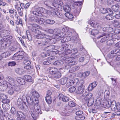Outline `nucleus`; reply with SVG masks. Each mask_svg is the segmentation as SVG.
<instances>
[{"label":"nucleus","instance_id":"obj_1","mask_svg":"<svg viewBox=\"0 0 120 120\" xmlns=\"http://www.w3.org/2000/svg\"><path fill=\"white\" fill-rule=\"evenodd\" d=\"M31 94L35 97L32 98L30 96H28L25 97L30 109V113L33 120H36L37 115L42 113L40 107L38 105L39 102L38 98L39 97L40 95L34 90H32Z\"/></svg>","mask_w":120,"mask_h":120},{"label":"nucleus","instance_id":"obj_2","mask_svg":"<svg viewBox=\"0 0 120 120\" xmlns=\"http://www.w3.org/2000/svg\"><path fill=\"white\" fill-rule=\"evenodd\" d=\"M50 12L49 11L41 7H38L37 6H34L33 7L31 10V12L33 14L40 16L43 15L42 13L45 14L46 12Z\"/></svg>","mask_w":120,"mask_h":120},{"label":"nucleus","instance_id":"obj_3","mask_svg":"<svg viewBox=\"0 0 120 120\" xmlns=\"http://www.w3.org/2000/svg\"><path fill=\"white\" fill-rule=\"evenodd\" d=\"M24 63L25 65H26L24 67V68L25 69L29 70V73H30V71L33 69V67L32 66L30 65L31 64V62L28 60L25 59Z\"/></svg>","mask_w":120,"mask_h":120},{"label":"nucleus","instance_id":"obj_4","mask_svg":"<svg viewBox=\"0 0 120 120\" xmlns=\"http://www.w3.org/2000/svg\"><path fill=\"white\" fill-rule=\"evenodd\" d=\"M110 34H109V33L106 34L105 33H104L102 34L101 36L98 37L97 38L98 39H99L103 36H105L102 38L101 40V42H103L108 39L109 37H110Z\"/></svg>","mask_w":120,"mask_h":120},{"label":"nucleus","instance_id":"obj_5","mask_svg":"<svg viewBox=\"0 0 120 120\" xmlns=\"http://www.w3.org/2000/svg\"><path fill=\"white\" fill-rule=\"evenodd\" d=\"M6 79L8 81V85L10 86H14L15 85V80L12 77L10 76L7 77L6 78Z\"/></svg>","mask_w":120,"mask_h":120},{"label":"nucleus","instance_id":"obj_6","mask_svg":"<svg viewBox=\"0 0 120 120\" xmlns=\"http://www.w3.org/2000/svg\"><path fill=\"white\" fill-rule=\"evenodd\" d=\"M36 37L38 39H41L46 38L45 39H48V42H50L51 40L50 37L48 35L44 34H40L37 35Z\"/></svg>","mask_w":120,"mask_h":120},{"label":"nucleus","instance_id":"obj_7","mask_svg":"<svg viewBox=\"0 0 120 120\" xmlns=\"http://www.w3.org/2000/svg\"><path fill=\"white\" fill-rule=\"evenodd\" d=\"M48 39H45V40H39L38 41L36 42V44L37 45L41 46H44L47 45L49 42Z\"/></svg>","mask_w":120,"mask_h":120},{"label":"nucleus","instance_id":"obj_8","mask_svg":"<svg viewBox=\"0 0 120 120\" xmlns=\"http://www.w3.org/2000/svg\"><path fill=\"white\" fill-rule=\"evenodd\" d=\"M50 10L51 11L50 12H46V13H51L52 15L53 16H56L57 15L58 12L57 10V8L53 7H51L50 8Z\"/></svg>","mask_w":120,"mask_h":120},{"label":"nucleus","instance_id":"obj_9","mask_svg":"<svg viewBox=\"0 0 120 120\" xmlns=\"http://www.w3.org/2000/svg\"><path fill=\"white\" fill-rule=\"evenodd\" d=\"M72 33L69 32L67 33V35L65 37H64L63 41H61L63 42H67L70 41L71 38V36L72 35Z\"/></svg>","mask_w":120,"mask_h":120},{"label":"nucleus","instance_id":"obj_10","mask_svg":"<svg viewBox=\"0 0 120 120\" xmlns=\"http://www.w3.org/2000/svg\"><path fill=\"white\" fill-rule=\"evenodd\" d=\"M78 80L77 79H76L75 80H70L67 82L66 85V86L67 87H69L74 84H77L78 83Z\"/></svg>","mask_w":120,"mask_h":120},{"label":"nucleus","instance_id":"obj_11","mask_svg":"<svg viewBox=\"0 0 120 120\" xmlns=\"http://www.w3.org/2000/svg\"><path fill=\"white\" fill-rule=\"evenodd\" d=\"M59 99L63 101L64 102H66L69 100V98L66 96H64L62 94H60L59 95Z\"/></svg>","mask_w":120,"mask_h":120},{"label":"nucleus","instance_id":"obj_12","mask_svg":"<svg viewBox=\"0 0 120 120\" xmlns=\"http://www.w3.org/2000/svg\"><path fill=\"white\" fill-rule=\"evenodd\" d=\"M39 26L36 24H33L30 25L29 27V28L33 32H35L36 31V28H38Z\"/></svg>","mask_w":120,"mask_h":120},{"label":"nucleus","instance_id":"obj_13","mask_svg":"<svg viewBox=\"0 0 120 120\" xmlns=\"http://www.w3.org/2000/svg\"><path fill=\"white\" fill-rule=\"evenodd\" d=\"M63 9L64 11L66 12L70 11L71 9L70 7V4L68 3H66V5L63 7Z\"/></svg>","mask_w":120,"mask_h":120},{"label":"nucleus","instance_id":"obj_14","mask_svg":"<svg viewBox=\"0 0 120 120\" xmlns=\"http://www.w3.org/2000/svg\"><path fill=\"white\" fill-rule=\"evenodd\" d=\"M89 23L90 24L91 26L96 28H97L98 29H101V27L99 24L97 23H93L92 21H90Z\"/></svg>","mask_w":120,"mask_h":120},{"label":"nucleus","instance_id":"obj_15","mask_svg":"<svg viewBox=\"0 0 120 120\" xmlns=\"http://www.w3.org/2000/svg\"><path fill=\"white\" fill-rule=\"evenodd\" d=\"M114 105H112V106H111L110 107H109V109L110 110L109 111L107 112H105L104 113L105 114H107L111 112L112 111H116V103H114Z\"/></svg>","mask_w":120,"mask_h":120},{"label":"nucleus","instance_id":"obj_16","mask_svg":"<svg viewBox=\"0 0 120 120\" xmlns=\"http://www.w3.org/2000/svg\"><path fill=\"white\" fill-rule=\"evenodd\" d=\"M85 86H80L77 89V93L78 94H81L82 93L84 90Z\"/></svg>","mask_w":120,"mask_h":120},{"label":"nucleus","instance_id":"obj_17","mask_svg":"<svg viewBox=\"0 0 120 120\" xmlns=\"http://www.w3.org/2000/svg\"><path fill=\"white\" fill-rule=\"evenodd\" d=\"M21 48L20 45L19 44H17L11 47L10 48V50L11 51H15L19 50Z\"/></svg>","mask_w":120,"mask_h":120},{"label":"nucleus","instance_id":"obj_18","mask_svg":"<svg viewBox=\"0 0 120 120\" xmlns=\"http://www.w3.org/2000/svg\"><path fill=\"white\" fill-rule=\"evenodd\" d=\"M23 58V57L15 53L13 56L12 59L15 60H21Z\"/></svg>","mask_w":120,"mask_h":120},{"label":"nucleus","instance_id":"obj_19","mask_svg":"<svg viewBox=\"0 0 120 120\" xmlns=\"http://www.w3.org/2000/svg\"><path fill=\"white\" fill-rule=\"evenodd\" d=\"M112 8L114 14H116L117 12H118L120 10L119 6L117 5H113L112 7Z\"/></svg>","mask_w":120,"mask_h":120},{"label":"nucleus","instance_id":"obj_20","mask_svg":"<svg viewBox=\"0 0 120 120\" xmlns=\"http://www.w3.org/2000/svg\"><path fill=\"white\" fill-rule=\"evenodd\" d=\"M57 70L56 68H49V72L51 74L53 75L57 71Z\"/></svg>","mask_w":120,"mask_h":120},{"label":"nucleus","instance_id":"obj_21","mask_svg":"<svg viewBox=\"0 0 120 120\" xmlns=\"http://www.w3.org/2000/svg\"><path fill=\"white\" fill-rule=\"evenodd\" d=\"M16 80L18 83L21 85H24L25 84V79L21 77H17Z\"/></svg>","mask_w":120,"mask_h":120},{"label":"nucleus","instance_id":"obj_22","mask_svg":"<svg viewBox=\"0 0 120 120\" xmlns=\"http://www.w3.org/2000/svg\"><path fill=\"white\" fill-rule=\"evenodd\" d=\"M23 78L26 81L30 82L32 81V77L29 75H25L23 76Z\"/></svg>","mask_w":120,"mask_h":120},{"label":"nucleus","instance_id":"obj_23","mask_svg":"<svg viewBox=\"0 0 120 120\" xmlns=\"http://www.w3.org/2000/svg\"><path fill=\"white\" fill-rule=\"evenodd\" d=\"M47 49L49 51L51 52H54V50H56V47L54 45H50L47 46Z\"/></svg>","mask_w":120,"mask_h":120},{"label":"nucleus","instance_id":"obj_24","mask_svg":"<svg viewBox=\"0 0 120 120\" xmlns=\"http://www.w3.org/2000/svg\"><path fill=\"white\" fill-rule=\"evenodd\" d=\"M66 34V33H65V34ZM63 34L62 33H58L57 34H56L55 38L56 39H60V40H63V38L64 37V36Z\"/></svg>","mask_w":120,"mask_h":120},{"label":"nucleus","instance_id":"obj_25","mask_svg":"<svg viewBox=\"0 0 120 120\" xmlns=\"http://www.w3.org/2000/svg\"><path fill=\"white\" fill-rule=\"evenodd\" d=\"M10 52H9L7 51L2 53L0 56H1L2 58H5L10 56Z\"/></svg>","mask_w":120,"mask_h":120},{"label":"nucleus","instance_id":"obj_26","mask_svg":"<svg viewBox=\"0 0 120 120\" xmlns=\"http://www.w3.org/2000/svg\"><path fill=\"white\" fill-rule=\"evenodd\" d=\"M90 73V71H86L82 73H80L79 75H80L81 77L85 78L88 76Z\"/></svg>","mask_w":120,"mask_h":120},{"label":"nucleus","instance_id":"obj_27","mask_svg":"<svg viewBox=\"0 0 120 120\" xmlns=\"http://www.w3.org/2000/svg\"><path fill=\"white\" fill-rule=\"evenodd\" d=\"M64 15L65 16L70 19H72L74 18V16L73 15L69 12H66L65 14Z\"/></svg>","mask_w":120,"mask_h":120},{"label":"nucleus","instance_id":"obj_28","mask_svg":"<svg viewBox=\"0 0 120 120\" xmlns=\"http://www.w3.org/2000/svg\"><path fill=\"white\" fill-rule=\"evenodd\" d=\"M63 60H65L66 62H68V63L71 62L73 60V58L72 57L68 58L67 57H65L63 58Z\"/></svg>","mask_w":120,"mask_h":120},{"label":"nucleus","instance_id":"obj_29","mask_svg":"<svg viewBox=\"0 0 120 120\" xmlns=\"http://www.w3.org/2000/svg\"><path fill=\"white\" fill-rule=\"evenodd\" d=\"M67 80L68 78L67 77L62 78L60 80V83L61 85H64L66 83Z\"/></svg>","mask_w":120,"mask_h":120},{"label":"nucleus","instance_id":"obj_30","mask_svg":"<svg viewBox=\"0 0 120 120\" xmlns=\"http://www.w3.org/2000/svg\"><path fill=\"white\" fill-rule=\"evenodd\" d=\"M36 22L40 24H42L45 22L44 20L42 18H38L36 19Z\"/></svg>","mask_w":120,"mask_h":120},{"label":"nucleus","instance_id":"obj_31","mask_svg":"<svg viewBox=\"0 0 120 120\" xmlns=\"http://www.w3.org/2000/svg\"><path fill=\"white\" fill-rule=\"evenodd\" d=\"M78 35L75 33V34L72 36V39L74 42L77 43L79 39H78Z\"/></svg>","mask_w":120,"mask_h":120},{"label":"nucleus","instance_id":"obj_32","mask_svg":"<svg viewBox=\"0 0 120 120\" xmlns=\"http://www.w3.org/2000/svg\"><path fill=\"white\" fill-rule=\"evenodd\" d=\"M15 72L17 74L20 75L23 74L24 73V71L23 70L19 68L16 69Z\"/></svg>","mask_w":120,"mask_h":120},{"label":"nucleus","instance_id":"obj_33","mask_svg":"<svg viewBox=\"0 0 120 120\" xmlns=\"http://www.w3.org/2000/svg\"><path fill=\"white\" fill-rule=\"evenodd\" d=\"M63 62L61 60H57L55 61L53 63L54 65H56L57 66L63 64Z\"/></svg>","mask_w":120,"mask_h":120},{"label":"nucleus","instance_id":"obj_34","mask_svg":"<svg viewBox=\"0 0 120 120\" xmlns=\"http://www.w3.org/2000/svg\"><path fill=\"white\" fill-rule=\"evenodd\" d=\"M61 74L60 72L57 71L54 75V77L56 78H59L61 76Z\"/></svg>","mask_w":120,"mask_h":120},{"label":"nucleus","instance_id":"obj_35","mask_svg":"<svg viewBox=\"0 0 120 120\" xmlns=\"http://www.w3.org/2000/svg\"><path fill=\"white\" fill-rule=\"evenodd\" d=\"M10 87H9V89L8 91V93L10 94H12L14 92V86H10Z\"/></svg>","mask_w":120,"mask_h":120},{"label":"nucleus","instance_id":"obj_36","mask_svg":"<svg viewBox=\"0 0 120 120\" xmlns=\"http://www.w3.org/2000/svg\"><path fill=\"white\" fill-rule=\"evenodd\" d=\"M2 107L4 110H8L10 109V105L8 104H3Z\"/></svg>","mask_w":120,"mask_h":120},{"label":"nucleus","instance_id":"obj_37","mask_svg":"<svg viewBox=\"0 0 120 120\" xmlns=\"http://www.w3.org/2000/svg\"><path fill=\"white\" fill-rule=\"evenodd\" d=\"M51 6L53 7L58 8H59V5L58 4L56 3V2L54 0L52 3H51Z\"/></svg>","mask_w":120,"mask_h":120},{"label":"nucleus","instance_id":"obj_38","mask_svg":"<svg viewBox=\"0 0 120 120\" xmlns=\"http://www.w3.org/2000/svg\"><path fill=\"white\" fill-rule=\"evenodd\" d=\"M87 105L88 106H90L92 105L94 102L93 99L91 98L89 99L87 101Z\"/></svg>","mask_w":120,"mask_h":120},{"label":"nucleus","instance_id":"obj_39","mask_svg":"<svg viewBox=\"0 0 120 120\" xmlns=\"http://www.w3.org/2000/svg\"><path fill=\"white\" fill-rule=\"evenodd\" d=\"M14 91H15L19 93L20 91V87L17 85H15L14 86Z\"/></svg>","mask_w":120,"mask_h":120},{"label":"nucleus","instance_id":"obj_40","mask_svg":"<svg viewBox=\"0 0 120 120\" xmlns=\"http://www.w3.org/2000/svg\"><path fill=\"white\" fill-rule=\"evenodd\" d=\"M16 114L17 116L21 118L22 117H24V114L21 111H18L17 112Z\"/></svg>","mask_w":120,"mask_h":120},{"label":"nucleus","instance_id":"obj_41","mask_svg":"<svg viewBox=\"0 0 120 120\" xmlns=\"http://www.w3.org/2000/svg\"><path fill=\"white\" fill-rule=\"evenodd\" d=\"M26 103H25V104H22L21 105H19L18 106V108L20 110H24V104L26 105L27 107H29V106L28 105H28H27L26 104Z\"/></svg>","mask_w":120,"mask_h":120},{"label":"nucleus","instance_id":"obj_42","mask_svg":"<svg viewBox=\"0 0 120 120\" xmlns=\"http://www.w3.org/2000/svg\"><path fill=\"white\" fill-rule=\"evenodd\" d=\"M46 102L49 104H50L52 102V100L50 96H46L45 98Z\"/></svg>","mask_w":120,"mask_h":120},{"label":"nucleus","instance_id":"obj_43","mask_svg":"<svg viewBox=\"0 0 120 120\" xmlns=\"http://www.w3.org/2000/svg\"><path fill=\"white\" fill-rule=\"evenodd\" d=\"M99 32L96 29L92 30L91 32V34L94 36H95Z\"/></svg>","mask_w":120,"mask_h":120},{"label":"nucleus","instance_id":"obj_44","mask_svg":"<svg viewBox=\"0 0 120 120\" xmlns=\"http://www.w3.org/2000/svg\"><path fill=\"white\" fill-rule=\"evenodd\" d=\"M68 105L70 107H73L75 106L76 104L74 102L72 101H70L68 102Z\"/></svg>","mask_w":120,"mask_h":120},{"label":"nucleus","instance_id":"obj_45","mask_svg":"<svg viewBox=\"0 0 120 120\" xmlns=\"http://www.w3.org/2000/svg\"><path fill=\"white\" fill-rule=\"evenodd\" d=\"M46 22L49 24L52 25L55 23V22L52 20L47 19L46 20Z\"/></svg>","mask_w":120,"mask_h":120},{"label":"nucleus","instance_id":"obj_46","mask_svg":"<svg viewBox=\"0 0 120 120\" xmlns=\"http://www.w3.org/2000/svg\"><path fill=\"white\" fill-rule=\"evenodd\" d=\"M55 58L54 56H51L49 57L48 58L49 62H50V64L53 61L55 60Z\"/></svg>","mask_w":120,"mask_h":120},{"label":"nucleus","instance_id":"obj_47","mask_svg":"<svg viewBox=\"0 0 120 120\" xmlns=\"http://www.w3.org/2000/svg\"><path fill=\"white\" fill-rule=\"evenodd\" d=\"M2 85L3 88V89L4 90H5L7 88H9V87H10V86L9 85H8V83L5 84H3Z\"/></svg>","mask_w":120,"mask_h":120},{"label":"nucleus","instance_id":"obj_48","mask_svg":"<svg viewBox=\"0 0 120 120\" xmlns=\"http://www.w3.org/2000/svg\"><path fill=\"white\" fill-rule=\"evenodd\" d=\"M45 4L51 8V7H52L51 4V2L49 0H47L44 2Z\"/></svg>","mask_w":120,"mask_h":120},{"label":"nucleus","instance_id":"obj_49","mask_svg":"<svg viewBox=\"0 0 120 120\" xmlns=\"http://www.w3.org/2000/svg\"><path fill=\"white\" fill-rule=\"evenodd\" d=\"M112 14L108 15L105 16L106 19L108 20H112L113 19V16H112Z\"/></svg>","mask_w":120,"mask_h":120},{"label":"nucleus","instance_id":"obj_50","mask_svg":"<svg viewBox=\"0 0 120 120\" xmlns=\"http://www.w3.org/2000/svg\"><path fill=\"white\" fill-rule=\"evenodd\" d=\"M120 52V50L119 49H115L111 51V53L112 54H116Z\"/></svg>","mask_w":120,"mask_h":120},{"label":"nucleus","instance_id":"obj_51","mask_svg":"<svg viewBox=\"0 0 120 120\" xmlns=\"http://www.w3.org/2000/svg\"><path fill=\"white\" fill-rule=\"evenodd\" d=\"M23 104H25V103H23V101L21 98H19L17 100V106L21 105Z\"/></svg>","mask_w":120,"mask_h":120},{"label":"nucleus","instance_id":"obj_52","mask_svg":"<svg viewBox=\"0 0 120 120\" xmlns=\"http://www.w3.org/2000/svg\"><path fill=\"white\" fill-rule=\"evenodd\" d=\"M7 98V96L3 94H0V99L2 100L6 99Z\"/></svg>","mask_w":120,"mask_h":120},{"label":"nucleus","instance_id":"obj_53","mask_svg":"<svg viewBox=\"0 0 120 120\" xmlns=\"http://www.w3.org/2000/svg\"><path fill=\"white\" fill-rule=\"evenodd\" d=\"M18 12L20 16H22L23 14V9L22 10L21 9L20 7H18L17 9Z\"/></svg>","mask_w":120,"mask_h":120},{"label":"nucleus","instance_id":"obj_54","mask_svg":"<svg viewBox=\"0 0 120 120\" xmlns=\"http://www.w3.org/2000/svg\"><path fill=\"white\" fill-rule=\"evenodd\" d=\"M8 64L9 66H14L16 64V63L14 61H12L8 63Z\"/></svg>","mask_w":120,"mask_h":120},{"label":"nucleus","instance_id":"obj_55","mask_svg":"<svg viewBox=\"0 0 120 120\" xmlns=\"http://www.w3.org/2000/svg\"><path fill=\"white\" fill-rule=\"evenodd\" d=\"M21 56L24 57V52L22 51H19L15 53Z\"/></svg>","mask_w":120,"mask_h":120},{"label":"nucleus","instance_id":"obj_56","mask_svg":"<svg viewBox=\"0 0 120 120\" xmlns=\"http://www.w3.org/2000/svg\"><path fill=\"white\" fill-rule=\"evenodd\" d=\"M83 94V96H86L87 98L88 99L89 98H91L93 95L92 94L90 93H89L88 94H85V93H84V94Z\"/></svg>","mask_w":120,"mask_h":120},{"label":"nucleus","instance_id":"obj_57","mask_svg":"<svg viewBox=\"0 0 120 120\" xmlns=\"http://www.w3.org/2000/svg\"><path fill=\"white\" fill-rule=\"evenodd\" d=\"M80 67L79 66H76L72 68L71 69L72 71H75L79 70Z\"/></svg>","mask_w":120,"mask_h":120},{"label":"nucleus","instance_id":"obj_58","mask_svg":"<svg viewBox=\"0 0 120 120\" xmlns=\"http://www.w3.org/2000/svg\"><path fill=\"white\" fill-rule=\"evenodd\" d=\"M76 88L74 86L71 87L69 90V92L70 93H73L76 90Z\"/></svg>","mask_w":120,"mask_h":120},{"label":"nucleus","instance_id":"obj_59","mask_svg":"<svg viewBox=\"0 0 120 120\" xmlns=\"http://www.w3.org/2000/svg\"><path fill=\"white\" fill-rule=\"evenodd\" d=\"M11 112L12 114H15L16 112L15 109L14 107H12L11 109Z\"/></svg>","mask_w":120,"mask_h":120},{"label":"nucleus","instance_id":"obj_60","mask_svg":"<svg viewBox=\"0 0 120 120\" xmlns=\"http://www.w3.org/2000/svg\"><path fill=\"white\" fill-rule=\"evenodd\" d=\"M94 87L92 86V84H90L88 87V91H90L92 90Z\"/></svg>","mask_w":120,"mask_h":120},{"label":"nucleus","instance_id":"obj_61","mask_svg":"<svg viewBox=\"0 0 120 120\" xmlns=\"http://www.w3.org/2000/svg\"><path fill=\"white\" fill-rule=\"evenodd\" d=\"M43 64L45 65H48L50 64L48 59L44 60L43 62Z\"/></svg>","mask_w":120,"mask_h":120},{"label":"nucleus","instance_id":"obj_62","mask_svg":"<svg viewBox=\"0 0 120 120\" xmlns=\"http://www.w3.org/2000/svg\"><path fill=\"white\" fill-rule=\"evenodd\" d=\"M107 13H108L110 14H113V11L110 8H107L106 9Z\"/></svg>","mask_w":120,"mask_h":120},{"label":"nucleus","instance_id":"obj_63","mask_svg":"<svg viewBox=\"0 0 120 120\" xmlns=\"http://www.w3.org/2000/svg\"><path fill=\"white\" fill-rule=\"evenodd\" d=\"M100 11L101 13L103 14L107 13L106 9L104 8H101L100 9Z\"/></svg>","mask_w":120,"mask_h":120},{"label":"nucleus","instance_id":"obj_64","mask_svg":"<svg viewBox=\"0 0 120 120\" xmlns=\"http://www.w3.org/2000/svg\"><path fill=\"white\" fill-rule=\"evenodd\" d=\"M113 41L112 40H109L107 42V44L108 45L110 46L112 45Z\"/></svg>","mask_w":120,"mask_h":120}]
</instances>
